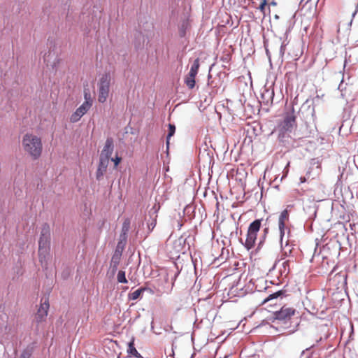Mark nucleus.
Masks as SVG:
<instances>
[{"instance_id":"nucleus-34","label":"nucleus","mask_w":358,"mask_h":358,"mask_svg":"<svg viewBox=\"0 0 358 358\" xmlns=\"http://www.w3.org/2000/svg\"><path fill=\"white\" fill-rule=\"evenodd\" d=\"M344 83V78L343 77L339 85H338V89L341 91V92H343L345 89V86H344L343 85Z\"/></svg>"},{"instance_id":"nucleus-4","label":"nucleus","mask_w":358,"mask_h":358,"mask_svg":"<svg viewBox=\"0 0 358 358\" xmlns=\"http://www.w3.org/2000/svg\"><path fill=\"white\" fill-rule=\"evenodd\" d=\"M50 245V228L48 224L42 226L38 241V256L42 265L46 264V259L49 256Z\"/></svg>"},{"instance_id":"nucleus-5","label":"nucleus","mask_w":358,"mask_h":358,"mask_svg":"<svg viewBox=\"0 0 358 358\" xmlns=\"http://www.w3.org/2000/svg\"><path fill=\"white\" fill-rule=\"evenodd\" d=\"M111 76L109 73L103 74L98 83V101L100 103L106 101L110 92Z\"/></svg>"},{"instance_id":"nucleus-17","label":"nucleus","mask_w":358,"mask_h":358,"mask_svg":"<svg viewBox=\"0 0 358 358\" xmlns=\"http://www.w3.org/2000/svg\"><path fill=\"white\" fill-rule=\"evenodd\" d=\"M127 353L129 356H132L136 358H143L134 346V338L128 343Z\"/></svg>"},{"instance_id":"nucleus-25","label":"nucleus","mask_w":358,"mask_h":358,"mask_svg":"<svg viewBox=\"0 0 358 358\" xmlns=\"http://www.w3.org/2000/svg\"><path fill=\"white\" fill-rule=\"evenodd\" d=\"M283 294H284V292L282 290L277 291L275 293L270 294L266 299H265L264 300L263 303H264L271 299H276L278 296H282Z\"/></svg>"},{"instance_id":"nucleus-43","label":"nucleus","mask_w":358,"mask_h":358,"mask_svg":"<svg viewBox=\"0 0 358 358\" xmlns=\"http://www.w3.org/2000/svg\"><path fill=\"white\" fill-rule=\"evenodd\" d=\"M358 8V3H357V9Z\"/></svg>"},{"instance_id":"nucleus-23","label":"nucleus","mask_w":358,"mask_h":358,"mask_svg":"<svg viewBox=\"0 0 358 358\" xmlns=\"http://www.w3.org/2000/svg\"><path fill=\"white\" fill-rule=\"evenodd\" d=\"M159 209V205L155 203L152 208L149 210V215L150 219H157V212Z\"/></svg>"},{"instance_id":"nucleus-30","label":"nucleus","mask_w":358,"mask_h":358,"mask_svg":"<svg viewBox=\"0 0 358 358\" xmlns=\"http://www.w3.org/2000/svg\"><path fill=\"white\" fill-rule=\"evenodd\" d=\"M157 223V219H151V221L148 223L149 232H151L155 227Z\"/></svg>"},{"instance_id":"nucleus-26","label":"nucleus","mask_w":358,"mask_h":358,"mask_svg":"<svg viewBox=\"0 0 358 358\" xmlns=\"http://www.w3.org/2000/svg\"><path fill=\"white\" fill-rule=\"evenodd\" d=\"M117 282L120 283H127V280L125 276V272L124 271H119L117 275Z\"/></svg>"},{"instance_id":"nucleus-18","label":"nucleus","mask_w":358,"mask_h":358,"mask_svg":"<svg viewBox=\"0 0 358 358\" xmlns=\"http://www.w3.org/2000/svg\"><path fill=\"white\" fill-rule=\"evenodd\" d=\"M43 58L44 63H45L47 66H53L56 63L55 62L57 60V57L55 56V53L52 55L50 52H48V54L45 52L44 53Z\"/></svg>"},{"instance_id":"nucleus-36","label":"nucleus","mask_w":358,"mask_h":358,"mask_svg":"<svg viewBox=\"0 0 358 358\" xmlns=\"http://www.w3.org/2000/svg\"><path fill=\"white\" fill-rule=\"evenodd\" d=\"M265 5H266V1H264V2L262 3L261 5L259 6V9L263 10L264 6H265Z\"/></svg>"},{"instance_id":"nucleus-1","label":"nucleus","mask_w":358,"mask_h":358,"mask_svg":"<svg viewBox=\"0 0 358 358\" xmlns=\"http://www.w3.org/2000/svg\"><path fill=\"white\" fill-rule=\"evenodd\" d=\"M296 117L294 107L284 114L282 120L278 125V138L280 141L284 142L296 129Z\"/></svg>"},{"instance_id":"nucleus-33","label":"nucleus","mask_w":358,"mask_h":358,"mask_svg":"<svg viewBox=\"0 0 358 358\" xmlns=\"http://www.w3.org/2000/svg\"><path fill=\"white\" fill-rule=\"evenodd\" d=\"M110 160L113 161L114 162L115 167H116L119 163L121 162V157L116 156L115 158H111Z\"/></svg>"},{"instance_id":"nucleus-32","label":"nucleus","mask_w":358,"mask_h":358,"mask_svg":"<svg viewBox=\"0 0 358 358\" xmlns=\"http://www.w3.org/2000/svg\"><path fill=\"white\" fill-rule=\"evenodd\" d=\"M287 44L285 43V41H283L281 44L280 48V55L282 57L285 52V47Z\"/></svg>"},{"instance_id":"nucleus-12","label":"nucleus","mask_w":358,"mask_h":358,"mask_svg":"<svg viewBox=\"0 0 358 358\" xmlns=\"http://www.w3.org/2000/svg\"><path fill=\"white\" fill-rule=\"evenodd\" d=\"M109 159L105 158H99V163L96 172V178L97 180H101L107 171L108 166L109 164Z\"/></svg>"},{"instance_id":"nucleus-27","label":"nucleus","mask_w":358,"mask_h":358,"mask_svg":"<svg viewBox=\"0 0 358 358\" xmlns=\"http://www.w3.org/2000/svg\"><path fill=\"white\" fill-rule=\"evenodd\" d=\"M84 99H85L84 102H87V103H89V105H90V107H92L93 101L92 99L91 94H90L89 90L87 89H85V90H84Z\"/></svg>"},{"instance_id":"nucleus-24","label":"nucleus","mask_w":358,"mask_h":358,"mask_svg":"<svg viewBox=\"0 0 358 358\" xmlns=\"http://www.w3.org/2000/svg\"><path fill=\"white\" fill-rule=\"evenodd\" d=\"M289 272V261H285L282 263V268H280L281 275H287Z\"/></svg>"},{"instance_id":"nucleus-41","label":"nucleus","mask_w":358,"mask_h":358,"mask_svg":"<svg viewBox=\"0 0 358 358\" xmlns=\"http://www.w3.org/2000/svg\"><path fill=\"white\" fill-rule=\"evenodd\" d=\"M252 358H259V356H256V355H255V356H253Z\"/></svg>"},{"instance_id":"nucleus-14","label":"nucleus","mask_w":358,"mask_h":358,"mask_svg":"<svg viewBox=\"0 0 358 358\" xmlns=\"http://www.w3.org/2000/svg\"><path fill=\"white\" fill-rule=\"evenodd\" d=\"M278 229L280 232V242L281 247H283L284 238L285 236L286 231L287 235L289 234V229L286 227V222L278 220Z\"/></svg>"},{"instance_id":"nucleus-13","label":"nucleus","mask_w":358,"mask_h":358,"mask_svg":"<svg viewBox=\"0 0 358 358\" xmlns=\"http://www.w3.org/2000/svg\"><path fill=\"white\" fill-rule=\"evenodd\" d=\"M131 220L126 218L123 222L121 234L119 240L127 242V234L130 229Z\"/></svg>"},{"instance_id":"nucleus-10","label":"nucleus","mask_w":358,"mask_h":358,"mask_svg":"<svg viewBox=\"0 0 358 358\" xmlns=\"http://www.w3.org/2000/svg\"><path fill=\"white\" fill-rule=\"evenodd\" d=\"M114 150V143L112 138H107L104 147L101 152L100 157L105 158L106 159H110L112 153Z\"/></svg>"},{"instance_id":"nucleus-8","label":"nucleus","mask_w":358,"mask_h":358,"mask_svg":"<svg viewBox=\"0 0 358 358\" xmlns=\"http://www.w3.org/2000/svg\"><path fill=\"white\" fill-rule=\"evenodd\" d=\"M49 309V303L48 300H45L43 303L41 304L40 308L38 309V311L35 315L34 320L39 324L40 323L44 322L48 316V311Z\"/></svg>"},{"instance_id":"nucleus-22","label":"nucleus","mask_w":358,"mask_h":358,"mask_svg":"<svg viewBox=\"0 0 358 358\" xmlns=\"http://www.w3.org/2000/svg\"><path fill=\"white\" fill-rule=\"evenodd\" d=\"M199 66H200L199 59L197 58V59H194L193 63L192 64L189 72L197 75L199 69Z\"/></svg>"},{"instance_id":"nucleus-35","label":"nucleus","mask_w":358,"mask_h":358,"mask_svg":"<svg viewBox=\"0 0 358 358\" xmlns=\"http://www.w3.org/2000/svg\"><path fill=\"white\" fill-rule=\"evenodd\" d=\"M268 228H265L264 230V236H263V239L265 238L267 233H268Z\"/></svg>"},{"instance_id":"nucleus-39","label":"nucleus","mask_w":358,"mask_h":358,"mask_svg":"<svg viewBox=\"0 0 358 358\" xmlns=\"http://www.w3.org/2000/svg\"><path fill=\"white\" fill-rule=\"evenodd\" d=\"M288 241H289V240H288V238H287V239L285 241V245H288Z\"/></svg>"},{"instance_id":"nucleus-3","label":"nucleus","mask_w":358,"mask_h":358,"mask_svg":"<svg viewBox=\"0 0 358 358\" xmlns=\"http://www.w3.org/2000/svg\"><path fill=\"white\" fill-rule=\"evenodd\" d=\"M22 145L24 150L29 155L32 159H38L42 153L43 145L41 138L33 135L26 134L23 136Z\"/></svg>"},{"instance_id":"nucleus-21","label":"nucleus","mask_w":358,"mask_h":358,"mask_svg":"<svg viewBox=\"0 0 358 358\" xmlns=\"http://www.w3.org/2000/svg\"><path fill=\"white\" fill-rule=\"evenodd\" d=\"M175 132H176L175 125L172 124H169V133L166 136V141L167 148H169V146L170 138L174 135Z\"/></svg>"},{"instance_id":"nucleus-20","label":"nucleus","mask_w":358,"mask_h":358,"mask_svg":"<svg viewBox=\"0 0 358 358\" xmlns=\"http://www.w3.org/2000/svg\"><path fill=\"white\" fill-rule=\"evenodd\" d=\"M262 220H255L251 222L248 227V231L257 234L259 232L261 227Z\"/></svg>"},{"instance_id":"nucleus-29","label":"nucleus","mask_w":358,"mask_h":358,"mask_svg":"<svg viewBox=\"0 0 358 358\" xmlns=\"http://www.w3.org/2000/svg\"><path fill=\"white\" fill-rule=\"evenodd\" d=\"M32 355V349L27 348L24 350L19 358H30Z\"/></svg>"},{"instance_id":"nucleus-15","label":"nucleus","mask_w":358,"mask_h":358,"mask_svg":"<svg viewBox=\"0 0 358 358\" xmlns=\"http://www.w3.org/2000/svg\"><path fill=\"white\" fill-rule=\"evenodd\" d=\"M257 234L252 233L248 230L247 238L245 243V247L248 250H250L255 245V241L257 239Z\"/></svg>"},{"instance_id":"nucleus-19","label":"nucleus","mask_w":358,"mask_h":358,"mask_svg":"<svg viewBox=\"0 0 358 358\" xmlns=\"http://www.w3.org/2000/svg\"><path fill=\"white\" fill-rule=\"evenodd\" d=\"M196 76V74L189 72L185 78V83L189 89H193L194 87Z\"/></svg>"},{"instance_id":"nucleus-40","label":"nucleus","mask_w":358,"mask_h":358,"mask_svg":"<svg viewBox=\"0 0 358 358\" xmlns=\"http://www.w3.org/2000/svg\"><path fill=\"white\" fill-rule=\"evenodd\" d=\"M356 13H357V10L352 13V17H354Z\"/></svg>"},{"instance_id":"nucleus-42","label":"nucleus","mask_w":358,"mask_h":358,"mask_svg":"<svg viewBox=\"0 0 358 358\" xmlns=\"http://www.w3.org/2000/svg\"><path fill=\"white\" fill-rule=\"evenodd\" d=\"M262 243H263V241H262V240H261V241H259V245H260Z\"/></svg>"},{"instance_id":"nucleus-7","label":"nucleus","mask_w":358,"mask_h":358,"mask_svg":"<svg viewBox=\"0 0 358 358\" xmlns=\"http://www.w3.org/2000/svg\"><path fill=\"white\" fill-rule=\"evenodd\" d=\"M127 244L126 241L119 240L117 245L116 246L114 254L111 258L110 266L112 268L113 272H115L117 269V266L120 264V259L122 255V252L125 248Z\"/></svg>"},{"instance_id":"nucleus-28","label":"nucleus","mask_w":358,"mask_h":358,"mask_svg":"<svg viewBox=\"0 0 358 358\" xmlns=\"http://www.w3.org/2000/svg\"><path fill=\"white\" fill-rule=\"evenodd\" d=\"M278 220L284 221V222H288L289 221V213L287 209H285L282 210L279 216Z\"/></svg>"},{"instance_id":"nucleus-38","label":"nucleus","mask_w":358,"mask_h":358,"mask_svg":"<svg viewBox=\"0 0 358 358\" xmlns=\"http://www.w3.org/2000/svg\"><path fill=\"white\" fill-rule=\"evenodd\" d=\"M322 341V338L320 337L319 339L316 340V343H320Z\"/></svg>"},{"instance_id":"nucleus-37","label":"nucleus","mask_w":358,"mask_h":358,"mask_svg":"<svg viewBox=\"0 0 358 358\" xmlns=\"http://www.w3.org/2000/svg\"><path fill=\"white\" fill-rule=\"evenodd\" d=\"M314 346H315V345L313 344V345H312L310 347H309V348H306L305 350H303V351L302 352V355H303V354L305 353V352H306V351H308V350H309L310 348H313Z\"/></svg>"},{"instance_id":"nucleus-2","label":"nucleus","mask_w":358,"mask_h":358,"mask_svg":"<svg viewBox=\"0 0 358 358\" xmlns=\"http://www.w3.org/2000/svg\"><path fill=\"white\" fill-rule=\"evenodd\" d=\"M295 309L287 306H282L280 310L273 313V322L279 327L276 328L277 331L283 334V331H287L288 333H293L296 331V327L292 329L290 328V320L295 314Z\"/></svg>"},{"instance_id":"nucleus-6","label":"nucleus","mask_w":358,"mask_h":358,"mask_svg":"<svg viewBox=\"0 0 358 358\" xmlns=\"http://www.w3.org/2000/svg\"><path fill=\"white\" fill-rule=\"evenodd\" d=\"M299 113L302 115L306 124H315L316 116L315 106L313 103L306 101L301 107Z\"/></svg>"},{"instance_id":"nucleus-11","label":"nucleus","mask_w":358,"mask_h":358,"mask_svg":"<svg viewBox=\"0 0 358 358\" xmlns=\"http://www.w3.org/2000/svg\"><path fill=\"white\" fill-rule=\"evenodd\" d=\"M274 97L273 89L264 88L261 92V103L266 106L271 105Z\"/></svg>"},{"instance_id":"nucleus-31","label":"nucleus","mask_w":358,"mask_h":358,"mask_svg":"<svg viewBox=\"0 0 358 358\" xmlns=\"http://www.w3.org/2000/svg\"><path fill=\"white\" fill-rule=\"evenodd\" d=\"M310 170H308L306 172V176L300 177V179H299L300 183H303V182H306V180L310 178Z\"/></svg>"},{"instance_id":"nucleus-9","label":"nucleus","mask_w":358,"mask_h":358,"mask_svg":"<svg viewBox=\"0 0 358 358\" xmlns=\"http://www.w3.org/2000/svg\"><path fill=\"white\" fill-rule=\"evenodd\" d=\"M90 108L91 107H90L87 102H83L82 105L71 115L70 121L73 123L78 122L80 118L87 113Z\"/></svg>"},{"instance_id":"nucleus-16","label":"nucleus","mask_w":358,"mask_h":358,"mask_svg":"<svg viewBox=\"0 0 358 358\" xmlns=\"http://www.w3.org/2000/svg\"><path fill=\"white\" fill-rule=\"evenodd\" d=\"M145 291H148L149 292H152V290L150 288H148V287H141L136 290H135L134 292H131V293H129V299L130 300H136L138 299V297L141 296V294L145 292Z\"/></svg>"}]
</instances>
